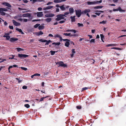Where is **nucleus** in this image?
Returning <instances> with one entry per match:
<instances>
[{
	"mask_svg": "<svg viewBox=\"0 0 126 126\" xmlns=\"http://www.w3.org/2000/svg\"><path fill=\"white\" fill-rule=\"evenodd\" d=\"M40 25V24H35L34 26V27L35 28H37Z\"/></svg>",
	"mask_w": 126,
	"mask_h": 126,
	"instance_id": "c9c22d12",
	"label": "nucleus"
},
{
	"mask_svg": "<svg viewBox=\"0 0 126 126\" xmlns=\"http://www.w3.org/2000/svg\"><path fill=\"white\" fill-rule=\"evenodd\" d=\"M66 0H54V2L55 3H58L64 2Z\"/></svg>",
	"mask_w": 126,
	"mask_h": 126,
	"instance_id": "9b49d317",
	"label": "nucleus"
},
{
	"mask_svg": "<svg viewBox=\"0 0 126 126\" xmlns=\"http://www.w3.org/2000/svg\"><path fill=\"white\" fill-rule=\"evenodd\" d=\"M113 11L114 12L119 11L120 12H124L125 11V10L122 9L120 7H118V8L117 9H113Z\"/></svg>",
	"mask_w": 126,
	"mask_h": 126,
	"instance_id": "39448f33",
	"label": "nucleus"
},
{
	"mask_svg": "<svg viewBox=\"0 0 126 126\" xmlns=\"http://www.w3.org/2000/svg\"><path fill=\"white\" fill-rule=\"evenodd\" d=\"M9 28L13 30L14 29L13 27L12 26H9Z\"/></svg>",
	"mask_w": 126,
	"mask_h": 126,
	"instance_id": "864d4df0",
	"label": "nucleus"
},
{
	"mask_svg": "<svg viewBox=\"0 0 126 126\" xmlns=\"http://www.w3.org/2000/svg\"><path fill=\"white\" fill-rule=\"evenodd\" d=\"M59 38H60V41L61 42L63 40V39L61 36Z\"/></svg>",
	"mask_w": 126,
	"mask_h": 126,
	"instance_id": "e2e57ef3",
	"label": "nucleus"
},
{
	"mask_svg": "<svg viewBox=\"0 0 126 126\" xmlns=\"http://www.w3.org/2000/svg\"><path fill=\"white\" fill-rule=\"evenodd\" d=\"M39 41L42 42H45L46 41V40H45L42 38L40 39L39 40Z\"/></svg>",
	"mask_w": 126,
	"mask_h": 126,
	"instance_id": "c756f323",
	"label": "nucleus"
},
{
	"mask_svg": "<svg viewBox=\"0 0 126 126\" xmlns=\"http://www.w3.org/2000/svg\"><path fill=\"white\" fill-rule=\"evenodd\" d=\"M75 16H71L70 17L71 19V22H74L75 21Z\"/></svg>",
	"mask_w": 126,
	"mask_h": 126,
	"instance_id": "412c9836",
	"label": "nucleus"
},
{
	"mask_svg": "<svg viewBox=\"0 0 126 126\" xmlns=\"http://www.w3.org/2000/svg\"><path fill=\"white\" fill-rule=\"evenodd\" d=\"M8 11L7 9L2 8H0V13L1 15L2 16L5 15L6 13L3 12H7Z\"/></svg>",
	"mask_w": 126,
	"mask_h": 126,
	"instance_id": "f03ea898",
	"label": "nucleus"
},
{
	"mask_svg": "<svg viewBox=\"0 0 126 126\" xmlns=\"http://www.w3.org/2000/svg\"><path fill=\"white\" fill-rule=\"evenodd\" d=\"M107 21L105 20H103L101 22H100L99 23L100 24H105L107 23Z\"/></svg>",
	"mask_w": 126,
	"mask_h": 126,
	"instance_id": "2f4dec72",
	"label": "nucleus"
},
{
	"mask_svg": "<svg viewBox=\"0 0 126 126\" xmlns=\"http://www.w3.org/2000/svg\"><path fill=\"white\" fill-rule=\"evenodd\" d=\"M45 20L48 22H50L51 20L52 19L51 18H48L45 19Z\"/></svg>",
	"mask_w": 126,
	"mask_h": 126,
	"instance_id": "cd10ccee",
	"label": "nucleus"
},
{
	"mask_svg": "<svg viewBox=\"0 0 126 126\" xmlns=\"http://www.w3.org/2000/svg\"><path fill=\"white\" fill-rule=\"evenodd\" d=\"M56 64L59 65L58 66H61L63 67H65L67 66V65L66 64H64L62 61L57 62L56 63Z\"/></svg>",
	"mask_w": 126,
	"mask_h": 126,
	"instance_id": "7ed1b4c3",
	"label": "nucleus"
},
{
	"mask_svg": "<svg viewBox=\"0 0 126 126\" xmlns=\"http://www.w3.org/2000/svg\"><path fill=\"white\" fill-rule=\"evenodd\" d=\"M37 16L38 17H41L43 15L42 12H37Z\"/></svg>",
	"mask_w": 126,
	"mask_h": 126,
	"instance_id": "4468645a",
	"label": "nucleus"
},
{
	"mask_svg": "<svg viewBox=\"0 0 126 126\" xmlns=\"http://www.w3.org/2000/svg\"><path fill=\"white\" fill-rule=\"evenodd\" d=\"M90 11V9H86L83 11L82 13L83 14H86L88 13H89Z\"/></svg>",
	"mask_w": 126,
	"mask_h": 126,
	"instance_id": "2eb2a0df",
	"label": "nucleus"
},
{
	"mask_svg": "<svg viewBox=\"0 0 126 126\" xmlns=\"http://www.w3.org/2000/svg\"><path fill=\"white\" fill-rule=\"evenodd\" d=\"M21 68L22 70H24L25 71H26L27 70V69L26 68H25L23 67H21Z\"/></svg>",
	"mask_w": 126,
	"mask_h": 126,
	"instance_id": "37998d69",
	"label": "nucleus"
},
{
	"mask_svg": "<svg viewBox=\"0 0 126 126\" xmlns=\"http://www.w3.org/2000/svg\"><path fill=\"white\" fill-rule=\"evenodd\" d=\"M56 12H58L60 11L59 9V8H56Z\"/></svg>",
	"mask_w": 126,
	"mask_h": 126,
	"instance_id": "338daca9",
	"label": "nucleus"
},
{
	"mask_svg": "<svg viewBox=\"0 0 126 126\" xmlns=\"http://www.w3.org/2000/svg\"><path fill=\"white\" fill-rule=\"evenodd\" d=\"M111 46H116V45L114 44H109L107 46L108 47H109Z\"/></svg>",
	"mask_w": 126,
	"mask_h": 126,
	"instance_id": "ea45409f",
	"label": "nucleus"
},
{
	"mask_svg": "<svg viewBox=\"0 0 126 126\" xmlns=\"http://www.w3.org/2000/svg\"><path fill=\"white\" fill-rule=\"evenodd\" d=\"M16 30L18 31L19 32L21 33L22 34H24V33L22 32L21 30L20 29L17 28Z\"/></svg>",
	"mask_w": 126,
	"mask_h": 126,
	"instance_id": "a878e982",
	"label": "nucleus"
},
{
	"mask_svg": "<svg viewBox=\"0 0 126 126\" xmlns=\"http://www.w3.org/2000/svg\"><path fill=\"white\" fill-rule=\"evenodd\" d=\"M36 34L37 36H39L40 35H42L43 34V32L41 31H40L39 32H36Z\"/></svg>",
	"mask_w": 126,
	"mask_h": 126,
	"instance_id": "a211bd4d",
	"label": "nucleus"
},
{
	"mask_svg": "<svg viewBox=\"0 0 126 126\" xmlns=\"http://www.w3.org/2000/svg\"><path fill=\"white\" fill-rule=\"evenodd\" d=\"M53 7V6H48L47 7V10L50 9Z\"/></svg>",
	"mask_w": 126,
	"mask_h": 126,
	"instance_id": "f704fd0d",
	"label": "nucleus"
},
{
	"mask_svg": "<svg viewBox=\"0 0 126 126\" xmlns=\"http://www.w3.org/2000/svg\"><path fill=\"white\" fill-rule=\"evenodd\" d=\"M54 15V14H49L46 15L45 16L46 17H53Z\"/></svg>",
	"mask_w": 126,
	"mask_h": 126,
	"instance_id": "f8f14e48",
	"label": "nucleus"
},
{
	"mask_svg": "<svg viewBox=\"0 0 126 126\" xmlns=\"http://www.w3.org/2000/svg\"><path fill=\"white\" fill-rule=\"evenodd\" d=\"M50 53H51V55H54L55 52H56V51H53L52 50H51L50 51Z\"/></svg>",
	"mask_w": 126,
	"mask_h": 126,
	"instance_id": "473e14b6",
	"label": "nucleus"
},
{
	"mask_svg": "<svg viewBox=\"0 0 126 126\" xmlns=\"http://www.w3.org/2000/svg\"><path fill=\"white\" fill-rule=\"evenodd\" d=\"M61 36L60 35L58 34H57L55 35L54 37H55L59 38Z\"/></svg>",
	"mask_w": 126,
	"mask_h": 126,
	"instance_id": "a18cd8bd",
	"label": "nucleus"
},
{
	"mask_svg": "<svg viewBox=\"0 0 126 126\" xmlns=\"http://www.w3.org/2000/svg\"><path fill=\"white\" fill-rule=\"evenodd\" d=\"M23 10H24L25 11H22V12H23V13H25V12H29V11H30V10H27V9H24Z\"/></svg>",
	"mask_w": 126,
	"mask_h": 126,
	"instance_id": "4c0bfd02",
	"label": "nucleus"
},
{
	"mask_svg": "<svg viewBox=\"0 0 126 126\" xmlns=\"http://www.w3.org/2000/svg\"><path fill=\"white\" fill-rule=\"evenodd\" d=\"M9 34L8 33H5L4 35H3L4 37L6 38L7 40H9L10 39V36H9Z\"/></svg>",
	"mask_w": 126,
	"mask_h": 126,
	"instance_id": "0eeeda50",
	"label": "nucleus"
},
{
	"mask_svg": "<svg viewBox=\"0 0 126 126\" xmlns=\"http://www.w3.org/2000/svg\"><path fill=\"white\" fill-rule=\"evenodd\" d=\"M45 24L44 23L42 24L41 25H39L38 27V29L40 30H42L44 28V25Z\"/></svg>",
	"mask_w": 126,
	"mask_h": 126,
	"instance_id": "ddd939ff",
	"label": "nucleus"
},
{
	"mask_svg": "<svg viewBox=\"0 0 126 126\" xmlns=\"http://www.w3.org/2000/svg\"><path fill=\"white\" fill-rule=\"evenodd\" d=\"M11 56H12V57H10V58H9V59H14V57L15 56L14 55H12Z\"/></svg>",
	"mask_w": 126,
	"mask_h": 126,
	"instance_id": "603ef678",
	"label": "nucleus"
},
{
	"mask_svg": "<svg viewBox=\"0 0 126 126\" xmlns=\"http://www.w3.org/2000/svg\"><path fill=\"white\" fill-rule=\"evenodd\" d=\"M70 40H68V41H66L64 43V45L65 46L68 47L70 44Z\"/></svg>",
	"mask_w": 126,
	"mask_h": 126,
	"instance_id": "f3484780",
	"label": "nucleus"
},
{
	"mask_svg": "<svg viewBox=\"0 0 126 126\" xmlns=\"http://www.w3.org/2000/svg\"><path fill=\"white\" fill-rule=\"evenodd\" d=\"M12 22L16 26H20V23L17 22L14 20H12Z\"/></svg>",
	"mask_w": 126,
	"mask_h": 126,
	"instance_id": "1a4fd4ad",
	"label": "nucleus"
},
{
	"mask_svg": "<svg viewBox=\"0 0 126 126\" xmlns=\"http://www.w3.org/2000/svg\"><path fill=\"white\" fill-rule=\"evenodd\" d=\"M65 22V21L64 20H62L60 21L59 23H64Z\"/></svg>",
	"mask_w": 126,
	"mask_h": 126,
	"instance_id": "13d9d810",
	"label": "nucleus"
},
{
	"mask_svg": "<svg viewBox=\"0 0 126 126\" xmlns=\"http://www.w3.org/2000/svg\"><path fill=\"white\" fill-rule=\"evenodd\" d=\"M61 44V43L60 42L55 43V42H53L52 43V45H56L57 46H59Z\"/></svg>",
	"mask_w": 126,
	"mask_h": 126,
	"instance_id": "bb28decb",
	"label": "nucleus"
},
{
	"mask_svg": "<svg viewBox=\"0 0 126 126\" xmlns=\"http://www.w3.org/2000/svg\"><path fill=\"white\" fill-rule=\"evenodd\" d=\"M87 3L88 5L95 4L97 3V2L95 1H88L87 2Z\"/></svg>",
	"mask_w": 126,
	"mask_h": 126,
	"instance_id": "9d476101",
	"label": "nucleus"
},
{
	"mask_svg": "<svg viewBox=\"0 0 126 126\" xmlns=\"http://www.w3.org/2000/svg\"><path fill=\"white\" fill-rule=\"evenodd\" d=\"M31 16V14L30 13H27L26 14H24L22 15V16L24 17H29Z\"/></svg>",
	"mask_w": 126,
	"mask_h": 126,
	"instance_id": "6ab92c4d",
	"label": "nucleus"
},
{
	"mask_svg": "<svg viewBox=\"0 0 126 126\" xmlns=\"http://www.w3.org/2000/svg\"><path fill=\"white\" fill-rule=\"evenodd\" d=\"M69 13L70 14L73 13L74 12V9L72 8H70L69 9Z\"/></svg>",
	"mask_w": 126,
	"mask_h": 126,
	"instance_id": "4be33fe9",
	"label": "nucleus"
},
{
	"mask_svg": "<svg viewBox=\"0 0 126 126\" xmlns=\"http://www.w3.org/2000/svg\"><path fill=\"white\" fill-rule=\"evenodd\" d=\"M16 48L17 49V51L18 52H19V51H23V49L21 48H19V47L17 48Z\"/></svg>",
	"mask_w": 126,
	"mask_h": 126,
	"instance_id": "c85d7f7f",
	"label": "nucleus"
},
{
	"mask_svg": "<svg viewBox=\"0 0 126 126\" xmlns=\"http://www.w3.org/2000/svg\"><path fill=\"white\" fill-rule=\"evenodd\" d=\"M2 4L10 8L12 7L11 5L10 4L7 2H3L2 3Z\"/></svg>",
	"mask_w": 126,
	"mask_h": 126,
	"instance_id": "6e6552de",
	"label": "nucleus"
},
{
	"mask_svg": "<svg viewBox=\"0 0 126 126\" xmlns=\"http://www.w3.org/2000/svg\"><path fill=\"white\" fill-rule=\"evenodd\" d=\"M77 109H80L81 108V107L80 106H77L76 107Z\"/></svg>",
	"mask_w": 126,
	"mask_h": 126,
	"instance_id": "6e6d98bb",
	"label": "nucleus"
},
{
	"mask_svg": "<svg viewBox=\"0 0 126 126\" xmlns=\"http://www.w3.org/2000/svg\"><path fill=\"white\" fill-rule=\"evenodd\" d=\"M71 34L70 33H64L63 34V35H65V36H70Z\"/></svg>",
	"mask_w": 126,
	"mask_h": 126,
	"instance_id": "7c9ffc66",
	"label": "nucleus"
},
{
	"mask_svg": "<svg viewBox=\"0 0 126 126\" xmlns=\"http://www.w3.org/2000/svg\"><path fill=\"white\" fill-rule=\"evenodd\" d=\"M88 89V88L87 87H85L82 88V91H83L84 90H87Z\"/></svg>",
	"mask_w": 126,
	"mask_h": 126,
	"instance_id": "09e8293b",
	"label": "nucleus"
},
{
	"mask_svg": "<svg viewBox=\"0 0 126 126\" xmlns=\"http://www.w3.org/2000/svg\"><path fill=\"white\" fill-rule=\"evenodd\" d=\"M76 14L78 17H79L82 14L80 9H77L75 10Z\"/></svg>",
	"mask_w": 126,
	"mask_h": 126,
	"instance_id": "20e7f679",
	"label": "nucleus"
},
{
	"mask_svg": "<svg viewBox=\"0 0 126 126\" xmlns=\"http://www.w3.org/2000/svg\"><path fill=\"white\" fill-rule=\"evenodd\" d=\"M42 9V8L41 7H38V10L39 11H40Z\"/></svg>",
	"mask_w": 126,
	"mask_h": 126,
	"instance_id": "bf43d9fd",
	"label": "nucleus"
},
{
	"mask_svg": "<svg viewBox=\"0 0 126 126\" xmlns=\"http://www.w3.org/2000/svg\"><path fill=\"white\" fill-rule=\"evenodd\" d=\"M52 3V2H48L47 4V5H48Z\"/></svg>",
	"mask_w": 126,
	"mask_h": 126,
	"instance_id": "774afa93",
	"label": "nucleus"
},
{
	"mask_svg": "<svg viewBox=\"0 0 126 126\" xmlns=\"http://www.w3.org/2000/svg\"><path fill=\"white\" fill-rule=\"evenodd\" d=\"M18 9L20 11L21 10H24V9L20 7H18Z\"/></svg>",
	"mask_w": 126,
	"mask_h": 126,
	"instance_id": "69168bd1",
	"label": "nucleus"
},
{
	"mask_svg": "<svg viewBox=\"0 0 126 126\" xmlns=\"http://www.w3.org/2000/svg\"><path fill=\"white\" fill-rule=\"evenodd\" d=\"M13 65H11L8 68V70H10V69L13 68Z\"/></svg>",
	"mask_w": 126,
	"mask_h": 126,
	"instance_id": "0e129e2a",
	"label": "nucleus"
},
{
	"mask_svg": "<svg viewBox=\"0 0 126 126\" xmlns=\"http://www.w3.org/2000/svg\"><path fill=\"white\" fill-rule=\"evenodd\" d=\"M37 1H40V2H42V1H44L43 0H32V1L33 2H36Z\"/></svg>",
	"mask_w": 126,
	"mask_h": 126,
	"instance_id": "e433bc0d",
	"label": "nucleus"
},
{
	"mask_svg": "<svg viewBox=\"0 0 126 126\" xmlns=\"http://www.w3.org/2000/svg\"><path fill=\"white\" fill-rule=\"evenodd\" d=\"M23 21L24 22H27L28 21V20L27 19L25 18L23 19Z\"/></svg>",
	"mask_w": 126,
	"mask_h": 126,
	"instance_id": "052dcab7",
	"label": "nucleus"
},
{
	"mask_svg": "<svg viewBox=\"0 0 126 126\" xmlns=\"http://www.w3.org/2000/svg\"><path fill=\"white\" fill-rule=\"evenodd\" d=\"M60 8L62 11H64L66 9L64 7V5L61 6Z\"/></svg>",
	"mask_w": 126,
	"mask_h": 126,
	"instance_id": "5701e85b",
	"label": "nucleus"
},
{
	"mask_svg": "<svg viewBox=\"0 0 126 126\" xmlns=\"http://www.w3.org/2000/svg\"><path fill=\"white\" fill-rule=\"evenodd\" d=\"M100 36L101 37V39H102L103 40V39H104V37L103 34H100Z\"/></svg>",
	"mask_w": 126,
	"mask_h": 126,
	"instance_id": "49530a36",
	"label": "nucleus"
},
{
	"mask_svg": "<svg viewBox=\"0 0 126 126\" xmlns=\"http://www.w3.org/2000/svg\"><path fill=\"white\" fill-rule=\"evenodd\" d=\"M46 41H45V42L46 43L45 44V45H48L49 43L52 42L50 40H46Z\"/></svg>",
	"mask_w": 126,
	"mask_h": 126,
	"instance_id": "b1692460",
	"label": "nucleus"
},
{
	"mask_svg": "<svg viewBox=\"0 0 126 126\" xmlns=\"http://www.w3.org/2000/svg\"><path fill=\"white\" fill-rule=\"evenodd\" d=\"M64 16H66L62 14H59L56 16L57 18L55 19V20L57 21H59L62 19H63L64 18Z\"/></svg>",
	"mask_w": 126,
	"mask_h": 126,
	"instance_id": "f257e3e1",
	"label": "nucleus"
},
{
	"mask_svg": "<svg viewBox=\"0 0 126 126\" xmlns=\"http://www.w3.org/2000/svg\"><path fill=\"white\" fill-rule=\"evenodd\" d=\"M34 75L35 76H40V75L39 74L36 73V74H34Z\"/></svg>",
	"mask_w": 126,
	"mask_h": 126,
	"instance_id": "4d7b16f0",
	"label": "nucleus"
},
{
	"mask_svg": "<svg viewBox=\"0 0 126 126\" xmlns=\"http://www.w3.org/2000/svg\"><path fill=\"white\" fill-rule=\"evenodd\" d=\"M23 89H26L27 88V86H23L22 87Z\"/></svg>",
	"mask_w": 126,
	"mask_h": 126,
	"instance_id": "3c124183",
	"label": "nucleus"
},
{
	"mask_svg": "<svg viewBox=\"0 0 126 126\" xmlns=\"http://www.w3.org/2000/svg\"><path fill=\"white\" fill-rule=\"evenodd\" d=\"M18 40V39L17 38H10L9 40L11 42H13L14 41H17Z\"/></svg>",
	"mask_w": 126,
	"mask_h": 126,
	"instance_id": "dca6fc26",
	"label": "nucleus"
},
{
	"mask_svg": "<svg viewBox=\"0 0 126 126\" xmlns=\"http://www.w3.org/2000/svg\"><path fill=\"white\" fill-rule=\"evenodd\" d=\"M47 97H47H43L41 98L40 99V101H43L44 100V98H45Z\"/></svg>",
	"mask_w": 126,
	"mask_h": 126,
	"instance_id": "c03bdc74",
	"label": "nucleus"
},
{
	"mask_svg": "<svg viewBox=\"0 0 126 126\" xmlns=\"http://www.w3.org/2000/svg\"><path fill=\"white\" fill-rule=\"evenodd\" d=\"M69 13V12H66L65 13H64L65 16V15H68Z\"/></svg>",
	"mask_w": 126,
	"mask_h": 126,
	"instance_id": "680f3d73",
	"label": "nucleus"
},
{
	"mask_svg": "<svg viewBox=\"0 0 126 126\" xmlns=\"http://www.w3.org/2000/svg\"><path fill=\"white\" fill-rule=\"evenodd\" d=\"M103 7V6H98L95 7H94V9H101Z\"/></svg>",
	"mask_w": 126,
	"mask_h": 126,
	"instance_id": "393cba45",
	"label": "nucleus"
},
{
	"mask_svg": "<svg viewBox=\"0 0 126 126\" xmlns=\"http://www.w3.org/2000/svg\"><path fill=\"white\" fill-rule=\"evenodd\" d=\"M16 79L18 80V83H20L22 82V80H20L18 78H16Z\"/></svg>",
	"mask_w": 126,
	"mask_h": 126,
	"instance_id": "a19ab883",
	"label": "nucleus"
},
{
	"mask_svg": "<svg viewBox=\"0 0 126 126\" xmlns=\"http://www.w3.org/2000/svg\"><path fill=\"white\" fill-rule=\"evenodd\" d=\"M41 20L40 19H33L32 20V21L34 22L35 21H40Z\"/></svg>",
	"mask_w": 126,
	"mask_h": 126,
	"instance_id": "de8ad7c7",
	"label": "nucleus"
},
{
	"mask_svg": "<svg viewBox=\"0 0 126 126\" xmlns=\"http://www.w3.org/2000/svg\"><path fill=\"white\" fill-rule=\"evenodd\" d=\"M24 106L25 107H26L27 108H29L30 107V105L28 104L25 105Z\"/></svg>",
	"mask_w": 126,
	"mask_h": 126,
	"instance_id": "79ce46f5",
	"label": "nucleus"
},
{
	"mask_svg": "<svg viewBox=\"0 0 126 126\" xmlns=\"http://www.w3.org/2000/svg\"><path fill=\"white\" fill-rule=\"evenodd\" d=\"M95 42V39H92L90 41V42L91 43H94Z\"/></svg>",
	"mask_w": 126,
	"mask_h": 126,
	"instance_id": "58836bf2",
	"label": "nucleus"
},
{
	"mask_svg": "<svg viewBox=\"0 0 126 126\" xmlns=\"http://www.w3.org/2000/svg\"><path fill=\"white\" fill-rule=\"evenodd\" d=\"M72 52L73 54H74L75 53V49H72Z\"/></svg>",
	"mask_w": 126,
	"mask_h": 126,
	"instance_id": "5fc2aeb1",
	"label": "nucleus"
},
{
	"mask_svg": "<svg viewBox=\"0 0 126 126\" xmlns=\"http://www.w3.org/2000/svg\"><path fill=\"white\" fill-rule=\"evenodd\" d=\"M73 32L75 33L76 32V31L75 30H66L65 31V32Z\"/></svg>",
	"mask_w": 126,
	"mask_h": 126,
	"instance_id": "aec40b11",
	"label": "nucleus"
},
{
	"mask_svg": "<svg viewBox=\"0 0 126 126\" xmlns=\"http://www.w3.org/2000/svg\"><path fill=\"white\" fill-rule=\"evenodd\" d=\"M78 25L79 27H83V25L82 23H78Z\"/></svg>",
	"mask_w": 126,
	"mask_h": 126,
	"instance_id": "72a5a7b5",
	"label": "nucleus"
},
{
	"mask_svg": "<svg viewBox=\"0 0 126 126\" xmlns=\"http://www.w3.org/2000/svg\"><path fill=\"white\" fill-rule=\"evenodd\" d=\"M18 57L21 58H26L29 56V55L26 54H18Z\"/></svg>",
	"mask_w": 126,
	"mask_h": 126,
	"instance_id": "423d86ee",
	"label": "nucleus"
},
{
	"mask_svg": "<svg viewBox=\"0 0 126 126\" xmlns=\"http://www.w3.org/2000/svg\"><path fill=\"white\" fill-rule=\"evenodd\" d=\"M111 49H117V50H120V48H118V47H114L113 48H112Z\"/></svg>",
	"mask_w": 126,
	"mask_h": 126,
	"instance_id": "8fccbe9b",
	"label": "nucleus"
}]
</instances>
